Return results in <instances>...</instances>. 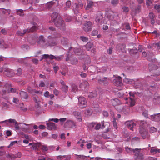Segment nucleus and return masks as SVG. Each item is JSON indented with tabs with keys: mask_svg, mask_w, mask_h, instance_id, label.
Segmentation results:
<instances>
[{
	"mask_svg": "<svg viewBox=\"0 0 160 160\" xmlns=\"http://www.w3.org/2000/svg\"><path fill=\"white\" fill-rule=\"evenodd\" d=\"M139 132L141 136L143 139L149 138V135L148 132L143 127L140 128Z\"/></svg>",
	"mask_w": 160,
	"mask_h": 160,
	"instance_id": "obj_5",
	"label": "nucleus"
},
{
	"mask_svg": "<svg viewBox=\"0 0 160 160\" xmlns=\"http://www.w3.org/2000/svg\"><path fill=\"white\" fill-rule=\"evenodd\" d=\"M58 13L57 12H54L52 13L51 15V20L50 21V22H54V23L58 20L59 17H58Z\"/></svg>",
	"mask_w": 160,
	"mask_h": 160,
	"instance_id": "obj_19",
	"label": "nucleus"
},
{
	"mask_svg": "<svg viewBox=\"0 0 160 160\" xmlns=\"http://www.w3.org/2000/svg\"><path fill=\"white\" fill-rule=\"evenodd\" d=\"M92 25V23L90 21H86L84 25L83 29L85 31L88 32L91 30Z\"/></svg>",
	"mask_w": 160,
	"mask_h": 160,
	"instance_id": "obj_10",
	"label": "nucleus"
},
{
	"mask_svg": "<svg viewBox=\"0 0 160 160\" xmlns=\"http://www.w3.org/2000/svg\"><path fill=\"white\" fill-rule=\"evenodd\" d=\"M73 114L74 116H75L76 118L77 117L80 115L81 114V113L79 112L75 111L73 112Z\"/></svg>",
	"mask_w": 160,
	"mask_h": 160,
	"instance_id": "obj_59",
	"label": "nucleus"
},
{
	"mask_svg": "<svg viewBox=\"0 0 160 160\" xmlns=\"http://www.w3.org/2000/svg\"><path fill=\"white\" fill-rule=\"evenodd\" d=\"M110 79L109 78L107 77H103L100 78L98 80V83L102 85L107 86L108 85Z\"/></svg>",
	"mask_w": 160,
	"mask_h": 160,
	"instance_id": "obj_4",
	"label": "nucleus"
},
{
	"mask_svg": "<svg viewBox=\"0 0 160 160\" xmlns=\"http://www.w3.org/2000/svg\"><path fill=\"white\" fill-rule=\"evenodd\" d=\"M17 141H13L11 142L9 145L8 146V148H10V147L12 146L13 145H14L15 144L17 143Z\"/></svg>",
	"mask_w": 160,
	"mask_h": 160,
	"instance_id": "obj_58",
	"label": "nucleus"
},
{
	"mask_svg": "<svg viewBox=\"0 0 160 160\" xmlns=\"http://www.w3.org/2000/svg\"><path fill=\"white\" fill-rule=\"evenodd\" d=\"M113 83L116 86H121L122 84L121 78L120 76L115 77L113 81Z\"/></svg>",
	"mask_w": 160,
	"mask_h": 160,
	"instance_id": "obj_13",
	"label": "nucleus"
},
{
	"mask_svg": "<svg viewBox=\"0 0 160 160\" xmlns=\"http://www.w3.org/2000/svg\"><path fill=\"white\" fill-rule=\"evenodd\" d=\"M93 44L91 42H88L85 45L86 49L88 51H89L93 47Z\"/></svg>",
	"mask_w": 160,
	"mask_h": 160,
	"instance_id": "obj_32",
	"label": "nucleus"
},
{
	"mask_svg": "<svg viewBox=\"0 0 160 160\" xmlns=\"http://www.w3.org/2000/svg\"><path fill=\"white\" fill-rule=\"evenodd\" d=\"M141 149H138V150L135 152L134 154L135 160H143V154L140 152Z\"/></svg>",
	"mask_w": 160,
	"mask_h": 160,
	"instance_id": "obj_7",
	"label": "nucleus"
},
{
	"mask_svg": "<svg viewBox=\"0 0 160 160\" xmlns=\"http://www.w3.org/2000/svg\"><path fill=\"white\" fill-rule=\"evenodd\" d=\"M55 25L61 29L64 30L65 27L64 21L62 18H58V20L54 23Z\"/></svg>",
	"mask_w": 160,
	"mask_h": 160,
	"instance_id": "obj_3",
	"label": "nucleus"
},
{
	"mask_svg": "<svg viewBox=\"0 0 160 160\" xmlns=\"http://www.w3.org/2000/svg\"><path fill=\"white\" fill-rule=\"evenodd\" d=\"M124 99L126 100H128L125 103L127 104H128V103H129L130 107H132L135 105L136 102L134 99L130 98H124Z\"/></svg>",
	"mask_w": 160,
	"mask_h": 160,
	"instance_id": "obj_16",
	"label": "nucleus"
},
{
	"mask_svg": "<svg viewBox=\"0 0 160 160\" xmlns=\"http://www.w3.org/2000/svg\"><path fill=\"white\" fill-rule=\"evenodd\" d=\"M60 82L62 85V90L64 92H67L68 88V86L65 85V82L62 80H61Z\"/></svg>",
	"mask_w": 160,
	"mask_h": 160,
	"instance_id": "obj_24",
	"label": "nucleus"
},
{
	"mask_svg": "<svg viewBox=\"0 0 160 160\" xmlns=\"http://www.w3.org/2000/svg\"><path fill=\"white\" fill-rule=\"evenodd\" d=\"M32 1L33 0H22V3L24 4H27L29 3L32 4L33 2Z\"/></svg>",
	"mask_w": 160,
	"mask_h": 160,
	"instance_id": "obj_37",
	"label": "nucleus"
},
{
	"mask_svg": "<svg viewBox=\"0 0 160 160\" xmlns=\"http://www.w3.org/2000/svg\"><path fill=\"white\" fill-rule=\"evenodd\" d=\"M97 95V93L96 91L90 92L88 94V97L90 98H92L96 97Z\"/></svg>",
	"mask_w": 160,
	"mask_h": 160,
	"instance_id": "obj_31",
	"label": "nucleus"
},
{
	"mask_svg": "<svg viewBox=\"0 0 160 160\" xmlns=\"http://www.w3.org/2000/svg\"><path fill=\"white\" fill-rule=\"evenodd\" d=\"M57 128L56 124L53 122H49L47 124V128L48 130H55Z\"/></svg>",
	"mask_w": 160,
	"mask_h": 160,
	"instance_id": "obj_20",
	"label": "nucleus"
},
{
	"mask_svg": "<svg viewBox=\"0 0 160 160\" xmlns=\"http://www.w3.org/2000/svg\"><path fill=\"white\" fill-rule=\"evenodd\" d=\"M22 156V153L21 152H18L15 155H14L15 158H19Z\"/></svg>",
	"mask_w": 160,
	"mask_h": 160,
	"instance_id": "obj_50",
	"label": "nucleus"
},
{
	"mask_svg": "<svg viewBox=\"0 0 160 160\" xmlns=\"http://www.w3.org/2000/svg\"><path fill=\"white\" fill-rule=\"evenodd\" d=\"M10 12H11V10L9 9H3V10L2 11V12L3 14H5L6 13H8V14H10Z\"/></svg>",
	"mask_w": 160,
	"mask_h": 160,
	"instance_id": "obj_49",
	"label": "nucleus"
},
{
	"mask_svg": "<svg viewBox=\"0 0 160 160\" xmlns=\"http://www.w3.org/2000/svg\"><path fill=\"white\" fill-rule=\"evenodd\" d=\"M153 101L155 102H156L157 101H158V102H160V97H158L157 98L154 97Z\"/></svg>",
	"mask_w": 160,
	"mask_h": 160,
	"instance_id": "obj_63",
	"label": "nucleus"
},
{
	"mask_svg": "<svg viewBox=\"0 0 160 160\" xmlns=\"http://www.w3.org/2000/svg\"><path fill=\"white\" fill-rule=\"evenodd\" d=\"M149 17L150 19L151 23L153 25L155 22L156 18L153 13L152 12H150L149 14Z\"/></svg>",
	"mask_w": 160,
	"mask_h": 160,
	"instance_id": "obj_18",
	"label": "nucleus"
},
{
	"mask_svg": "<svg viewBox=\"0 0 160 160\" xmlns=\"http://www.w3.org/2000/svg\"><path fill=\"white\" fill-rule=\"evenodd\" d=\"M125 124L126 126L130 128V130L132 131H133V127L136 125V124L132 120L127 121Z\"/></svg>",
	"mask_w": 160,
	"mask_h": 160,
	"instance_id": "obj_14",
	"label": "nucleus"
},
{
	"mask_svg": "<svg viewBox=\"0 0 160 160\" xmlns=\"http://www.w3.org/2000/svg\"><path fill=\"white\" fill-rule=\"evenodd\" d=\"M76 123L71 120H68L64 124L65 127L70 128H75Z\"/></svg>",
	"mask_w": 160,
	"mask_h": 160,
	"instance_id": "obj_8",
	"label": "nucleus"
},
{
	"mask_svg": "<svg viewBox=\"0 0 160 160\" xmlns=\"http://www.w3.org/2000/svg\"><path fill=\"white\" fill-rule=\"evenodd\" d=\"M34 89H32L30 87H28L27 88L28 91L30 93L33 94V90Z\"/></svg>",
	"mask_w": 160,
	"mask_h": 160,
	"instance_id": "obj_57",
	"label": "nucleus"
},
{
	"mask_svg": "<svg viewBox=\"0 0 160 160\" xmlns=\"http://www.w3.org/2000/svg\"><path fill=\"white\" fill-rule=\"evenodd\" d=\"M81 85L85 88H87L89 86V84L87 81H84L81 84Z\"/></svg>",
	"mask_w": 160,
	"mask_h": 160,
	"instance_id": "obj_40",
	"label": "nucleus"
},
{
	"mask_svg": "<svg viewBox=\"0 0 160 160\" xmlns=\"http://www.w3.org/2000/svg\"><path fill=\"white\" fill-rule=\"evenodd\" d=\"M118 3V0H112L111 3L113 5H116Z\"/></svg>",
	"mask_w": 160,
	"mask_h": 160,
	"instance_id": "obj_56",
	"label": "nucleus"
},
{
	"mask_svg": "<svg viewBox=\"0 0 160 160\" xmlns=\"http://www.w3.org/2000/svg\"><path fill=\"white\" fill-rule=\"evenodd\" d=\"M157 130V129L155 128L154 127H152L150 128L149 131L151 133H152L156 132Z\"/></svg>",
	"mask_w": 160,
	"mask_h": 160,
	"instance_id": "obj_45",
	"label": "nucleus"
},
{
	"mask_svg": "<svg viewBox=\"0 0 160 160\" xmlns=\"http://www.w3.org/2000/svg\"><path fill=\"white\" fill-rule=\"evenodd\" d=\"M5 72V74L8 77H11L14 75V70L8 68H6Z\"/></svg>",
	"mask_w": 160,
	"mask_h": 160,
	"instance_id": "obj_17",
	"label": "nucleus"
},
{
	"mask_svg": "<svg viewBox=\"0 0 160 160\" xmlns=\"http://www.w3.org/2000/svg\"><path fill=\"white\" fill-rule=\"evenodd\" d=\"M22 72V70L21 68H18L17 70H15L14 71V73L16 74L18 76L21 75Z\"/></svg>",
	"mask_w": 160,
	"mask_h": 160,
	"instance_id": "obj_34",
	"label": "nucleus"
},
{
	"mask_svg": "<svg viewBox=\"0 0 160 160\" xmlns=\"http://www.w3.org/2000/svg\"><path fill=\"white\" fill-rule=\"evenodd\" d=\"M126 45L124 44H119L116 46V48L118 50L124 52L125 50Z\"/></svg>",
	"mask_w": 160,
	"mask_h": 160,
	"instance_id": "obj_27",
	"label": "nucleus"
},
{
	"mask_svg": "<svg viewBox=\"0 0 160 160\" xmlns=\"http://www.w3.org/2000/svg\"><path fill=\"white\" fill-rule=\"evenodd\" d=\"M123 81L124 82L127 83H128L129 84H134L136 85L135 87H136V88H139V86H141V84L139 83V85H138V86H137V83H138L139 82V81L138 80H137L136 81H135L134 80L129 79L125 77V78L123 79Z\"/></svg>",
	"mask_w": 160,
	"mask_h": 160,
	"instance_id": "obj_6",
	"label": "nucleus"
},
{
	"mask_svg": "<svg viewBox=\"0 0 160 160\" xmlns=\"http://www.w3.org/2000/svg\"><path fill=\"white\" fill-rule=\"evenodd\" d=\"M111 102L114 107L121 104L120 101L117 98L111 100Z\"/></svg>",
	"mask_w": 160,
	"mask_h": 160,
	"instance_id": "obj_21",
	"label": "nucleus"
},
{
	"mask_svg": "<svg viewBox=\"0 0 160 160\" xmlns=\"http://www.w3.org/2000/svg\"><path fill=\"white\" fill-rule=\"evenodd\" d=\"M19 94L22 100H24L27 99L28 96L26 92L22 91L20 92Z\"/></svg>",
	"mask_w": 160,
	"mask_h": 160,
	"instance_id": "obj_23",
	"label": "nucleus"
},
{
	"mask_svg": "<svg viewBox=\"0 0 160 160\" xmlns=\"http://www.w3.org/2000/svg\"><path fill=\"white\" fill-rule=\"evenodd\" d=\"M6 157L9 159H15L14 155L13 154H8L6 155Z\"/></svg>",
	"mask_w": 160,
	"mask_h": 160,
	"instance_id": "obj_41",
	"label": "nucleus"
},
{
	"mask_svg": "<svg viewBox=\"0 0 160 160\" xmlns=\"http://www.w3.org/2000/svg\"><path fill=\"white\" fill-rule=\"evenodd\" d=\"M61 42L63 45L67 44V39L65 38H63L61 39Z\"/></svg>",
	"mask_w": 160,
	"mask_h": 160,
	"instance_id": "obj_47",
	"label": "nucleus"
},
{
	"mask_svg": "<svg viewBox=\"0 0 160 160\" xmlns=\"http://www.w3.org/2000/svg\"><path fill=\"white\" fill-rule=\"evenodd\" d=\"M151 152H155V153H157L160 152V149H157L155 147H152L150 151Z\"/></svg>",
	"mask_w": 160,
	"mask_h": 160,
	"instance_id": "obj_36",
	"label": "nucleus"
},
{
	"mask_svg": "<svg viewBox=\"0 0 160 160\" xmlns=\"http://www.w3.org/2000/svg\"><path fill=\"white\" fill-rule=\"evenodd\" d=\"M154 8L156 9L159 12H160V5L156 4L154 7Z\"/></svg>",
	"mask_w": 160,
	"mask_h": 160,
	"instance_id": "obj_52",
	"label": "nucleus"
},
{
	"mask_svg": "<svg viewBox=\"0 0 160 160\" xmlns=\"http://www.w3.org/2000/svg\"><path fill=\"white\" fill-rule=\"evenodd\" d=\"M113 127L116 128L117 129L118 128L117 123L116 121V120L114 119L113 121Z\"/></svg>",
	"mask_w": 160,
	"mask_h": 160,
	"instance_id": "obj_54",
	"label": "nucleus"
},
{
	"mask_svg": "<svg viewBox=\"0 0 160 160\" xmlns=\"http://www.w3.org/2000/svg\"><path fill=\"white\" fill-rule=\"evenodd\" d=\"M38 39L39 41L37 42L38 45H42L45 42V41L43 36H40Z\"/></svg>",
	"mask_w": 160,
	"mask_h": 160,
	"instance_id": "obj_28",
	"label": "nucleus"
},
{
	"mask_svg": "<svg viewBox=\"0 0 160 160\" xmlns=\"http://www.w3.org/2000/svg\"><path fill=\"white\" fill-rule=\"evenodd\" d=\"M123 11L125 12H128L129 11V8L128 7H124L122 8Z\"/></svg>",
	"mask_w": 160,
	"mask_h": 160,
	"instance_id": "obj_55",
	"label": "nucleus"
},
{
	"mask_svg": "<svg viewBox=\"0 0 160 160\" xmlns=\"http://www.w3.org/2000/svg\"><path fill=\"white\" fill-rule=\"evenodd\" d=\"M102 18V15L101 13L97 15L95 20L97 22V24H99L101 23Z\"/></svg>",
	"mask_w": 160,
	"mask_h": 160,
	"instance_id": "obj_22",
	"label": "nucleus"
},
{
	"mask_svg": "<svg viewBox=\"0 0 160 160\" xmlns=\"http://www.w3.org/2000/svg\"><path fill=\"white\" fill-rule=\"evenodd\" d=\"M8 121L10 123L15 124V128L16 130H18L19 129V127L18 126V124L16 121L14 119H10L9 120H6L4 121H1L0 123H2Z\"/></svg>",
	"mask_w": 160,
	"mask_h": 160,
	"instance_id": "obj_12",
	"label": "nucleus"
},
{
	"mask_svg": "<svg viewBox=\"0 0 160 160\" xmlns=\"http://www.w3.org/2000/svg\"><path fill=\"white\" fill-rule=\"evenodd\" d=\"M16 10L17 14L21 17H23L24 16L23 10L22 9H17Z\"/></svg>",
	"mask_w": 160,
	"mask_h": 160,
	"instance_id": "obj_35",
	"label": "nucleus"
},
{
	"mask_svg": "<svg viewBox=\"0 0 160 160\" xmlns=\"http://www.w3.org/2000/svg\"><path fill=\"white\" fill-rule=\"evenodd\" d=\"M85 113L87 116H90L92 114V112L90 110L88 109L85 111Z\"/></svg>",
	"mask_w": 160,
	"mask_h": 160,
	"instance_id": "obj_53",
	"label": "nucleus"
},
{
	"mask_svg": "<svg viewBox=\"0 0 160 160\" xmlns=\"http://www.w3.org/2000/svg\"><path fill=\"white\" fill-rule=\"evenodd\" d=\"M108 17L110 20H113L114 18V14L113 12L109 13L108 15Z\"/></svg>",
	"mask_w": 160,
	"mask_h": 160,
	"instance_id": "obj_38",
	"label": "nucleus"
},
{
	"mask_svg": "<svg viewBox=\"0 0 160 160\" xmlns=\"http://www.w3.org/2000/svg\"><path fill=\"white\" fill-rule=\"evenodd\" d=\"M94 5L93 2L92 1H88L87 2V5L85 7L86 10H90Z\"/></svg>",
	"mask_w": 160,
	"mask_h": 160,
	"instance_id": "obj_25",
	"label": "nucleus"
},
{
	"mask_svg": "<svg viewBox=\"0 0 160 160\" xmlns=\"http://www.w3.org/2000/svg\"><path fill=\"white\" fill-rule=\"evenodd\" d=\"M66 5L67 8H69L71 5V2L70 1H68L66 3Z\"/></svg>",
	"mask_w": 160,
	"mask_h": 160,
	"instance_id": "obj_60",
	"label": "nucleus"
},
{
	"mask_svg": "<svg viewBox=\"0 0 160 160\" xmlns=\"http://www.w3.org/2000/svg\"><path fill=\"white\" fill-rule=\"evenodd\" d=\"M65 158V155L58 156L57 157V160H62Z\"/></svg>",
	"mask_w": 160,
	"mask_h": 160,
	"instance_id": "obj_48",
	"label": "nucleus"
},
{
	"mask_svg": "<svg viewBox=\"0 0 160 160\" xmlns=\"http://www.w3.org/2000/svg\"><path fill=\"white\" fill-rule=\"evenodd\" d=\"M138 148H135L133 149L128 147H126L125 150L127 152L130 154H132V153H134L135 154V152H136Z\"/></svg>",
	"mask_w": 160,
	"mask_h": 160,
	"instance_id": "obj_26",
	"label": "nucleus"
},
{
	"mask_svg": "<svg viewBox=\"0 0 160 160\" xmlns=\"http://www.w3.org/2000/svg\"><path fill=\"white\" fill-rule=\"evenodd\" d=\"M60 37L61 35L59 34H57L54 37L49 36L48 37V45L52 47L57 45L58 43V41L57 40L56 38H60Z\"/></svg>",
	"mask_w": 160,
	"mask_h": 160,
	"instance_id": "obj_1",
	"label": "nucleus"
},
{
	"mask_svg": "<svg viewBox=\"0 0 160 160\" xmlns=\"http://www.w3.org/2000/svg\"><path fill=\"white\" fill-rule=\"evenodd\" d=\"M150 119L153 121L158 122L159 121H160V113L151 115Z\"/></svg>",
	"mask_w": 160,
	"mask_h": 160,
	"instance_id": "obj_15",
	"label": "nucleus"
},
{
	"mask_svg": "<svg viewBox=\"0 0 160 160\" xmlns=\"http://www.w3.org/2000/svg\"><path fill=\"white\" fill-rule=\"evenodd\" d=\"M79 104V106L83 108L86 106L87 102L85 98L83 97H79L78 98Z\"/></svg>",
	"mask_w": 160,
	"mask_h": 160,
	"instance_id": "obj_11",
	"label": "nucleus"
},
{
	"mask_svg": "<svg viewBox=\"0 0 160 160\" xmlns=\"http://www.w3.org/2000/svg\"><path fill=\"white\" fill-rule=\"evenodd\" d=\"M153 1L152 0H147L146 4L149 8H151L153 7Z\"/></svg>",
	"mask_w": 160,
	"mask_h": 160,
	"instance_id": "obj_30",
	"label": "nucleus"
},
{
	"mask_svg": "<svg viewBox=\"0 0 160 160\" xmlns=\"http://www.w3.org/2000/svg\"><path fill=\"white\" fill-rule=\"evenodd\" d=\"M155 47L157 48L158 49L160 48V41L158 43H156L155 44Z\"/></svg>",
	"mask_w": 160,
	"mask_h": 160,
	"instance_id": "obj_64",
	"label": "nucleus"
},
{
	"mask_svg": "<svg viewBox=\"0 0 160 160\" xmlns=\"http://www.w3.org/2000/svg\"><path fill=\"white\" fill-rule=\"evenodd\" d=\"M72 52H73L74 54L76 55H79L82 53V50L79 48L71 47L69 49V53H70Z\"/></svg>",
	"mask_w": 160,
	"mask_h": 160,
	"instance_id": "obj_9",
	"label": "nucleus"
},
{
	"mask_svg": "<svg viewBox=\"0 0 160 160\" xmlns=\"http://www.w3.org/2000/svg\"><path fill=\"white\" fill-rule=\"evenodd\" d=\"M98 34V31L97 30H93L92 32V34L93 36H95Z\"/></svg>",
	"mask_w": 160,
	"mask_h": 160,
	"instance_id": "obj_62",
	"label": "nucleus"
},
{
	"mask_svg": "<svg viewBox=\"0 0 160 160\" xmlns=\"http://www.w3.org/2000/svg\"><path fill=\"white\" fill-rule=\"evenodd\" d=\"M141 5H138L135 9V12L136 13H139L141 11Z\"/></svg>",
	"mask_w": 160,
	"mask_h": 160,
	"instance_id": "obj_39",
	"label": "nucleus"
},
{
	"mask_svg": "<svg viewBox=\"0 0 160 160\" xmlns=\"http://www.w3.org/2000/svg\"><path fill=\"white\" fill-rule=\"evenodd\" d=\"M80 40L84 42H86L88 40V38L86 37L82 36L80 37Z\"/></svg>",
	"mask_w": 160,
	"mask_h": 160,
	"instance_id": "obj_42",
	"label": "nucleus"
},
{
	"mask_svg": "<svg viewBox=\"0 0 160 160\" xmlns=\"http://www.w3.org/2000/svg\"><path fill=\"white\" fill-rule=\"evenodd\" d=\"M101 127V124L100 123H96V124H95L94 129L96 130H98Z\"/></svg>",
	"mask_w": 160,
	"mask_h": 160,
	"instance_id": "obj_44",
	"label": "nucleus"
},
{
	"mask_svg": "<svg viewBox=\"0 0 160 160\" xmlns=\"http://www.w3.org/2000/svg\"><path fill=\"white\" fill-rule=\"evenodd\" d=\"M31 23L33 26L31 28L29 29L24 30L22 32L19 31H18L17 33V34L18 35L22 36L26 33L32 32L36 31L38 29L37 27L36 26L37 24L34 22H32Z\"/></svg>",
	"mask_w": 160,
	"mask_h": 160,
	"instance_id": "obj_2",
	"label": "nucleus"
},
{
	"mask_svg": "<svg viewBox=\"0 0 160 160\" xmlns=\"http://www.w3.org/2000/svg\"><path fill=\"white\" fill-rule=\"evenodd\" d=\"M142 115L143 116H144L146 118H148V111L147 110H145L143 111L142 113Z\"/></svg>",
	"mask_w": 160,
	"mask_h": 160,
	"instance_id": "obj_46",
	"label": "nucleus"
},
{
	"mask_svg": "<svg viewBox=\"0 0 160 160\" xmlns=\"http://www.w3.org/2000/svg\"><path fill=\"white\" fill-rule=\"evenodd\" d=\"M95 124H96V123H91L89 124V127L91 128H92L94 127H95Z\"/></svg>",
	"mask_w": 160,
	"mask_h": 160,
	"instance_id": "obj_61",
	"label": "nucleus"
},
{
	"mask_svg": "<svg viewBox=\"0 0 160 160\" xmlns=\"http://www.w3.org/2000/svg\"><path fill=\"white\" fill-rule=\"evenodd\" d=\"M33 100L36 104V107L37 108H39L40 107V101L37 96L33 98Z\"/></svg>",
	"mask_w": 160,
	"mask_h": 160,
	"instance_id": "obj_29",
	"label": "nucleus"
},
{
	"mask_svg": "<svg viewBox=\"0 0 160 160\" xmlns=\"http://www.w3.org/2000/svg\"><path fill=\"white\" fill-rule=\"evenodd\" d=\"M123 111L126 114H128L130 112V110L129 108L126 107L123 109Z\"/></svg>",
	"mask_w": 160,
	"mask_h": 160,
	"instance_id": "obj_43",
	"label": "nucleus"
},
{
	"mask_svg": "<svg viewBox=\"0 0 160 160\" xmlns=\"http://www.w3.org/2000/svg\"><path fill=\"white\" fill-rule=\"evenodd\" d=\"M83 7V4L82 3H79L78 4L76 5V11H75V12H78V8H80L81 9H82Z\"/></svg>",
	"mask_w": 160,
	"mask_h": 160,
	"instance_id": "obj_33",
	"label": "nucleus"
},
{
	"mask_svg": "<svg viewBox=\"0 0 160 160\" xmlns=\"http://www.w3.org/2000/svg\"><path fill=\"white\" fill-rule=\"evenodd\" d=\"M63 58V55H60L59 56H55V59L57 60H60L62 59Z\"/></svg>",
	"mask_w": 160,
	"mask_h": 160,
	"instance_id": "obj_51",
	"label": "nucleus"
}]
</instances>
